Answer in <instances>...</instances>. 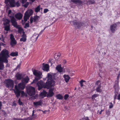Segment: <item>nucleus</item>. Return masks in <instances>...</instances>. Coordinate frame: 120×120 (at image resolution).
Instances as JSON below:
<instances>
[{
    "mask_svg": "<svg viewBox=\"0 0 120 120\" xmlns=\"http://www.w3.org/2000/svg\"><path fill=\"white\" fill-rule=\"evenodd\" d=\"M56 68L58 72H63V68L61 67V66L60 65H59L57 66L56 67Z\"/></svg>",
    "mask_w": 120,
    "mask_h": 120,
    "instance_id": "obj_23",
    "label": "nucleus"
},
{
    "mask_svg": "<svg viewBox=\"0 0 120 120\" xmlns=\"http://www.w3.org/2000/svg\"><path fill=\"white\" fill-rule=\"evenodd\" d=\"M41 9V8H40V5H39L35 8V12H38L40 11ZM41 9H42V8H41Z\"/></svg>",
    "mask_w": 120,
    "mask_h": 120,
    "instance_id": "obj_32",
    "label": "nucleus"
},
{
    "mask_svg": "<svg viewBox=\"0 0 120 120\" xmlns=\"http://www.w3.org/2000/svg\"><path fill=\"white\" fill-rule=\"evenodd\" d=\"M113 106V105L112 102H111L110 103V105L109 106V108L110 109L112 108Z\"/></svg>",
    "mask_w": 120,
    "mask_h": 120,
    "instance_id": "obj_46",
    "label": "nucleus"
},
{
    "mask_svg": "<svg viewBox=\"0 0 120 120\" xmlns=\"http://www.w3.org/2000/svg\"><path fill=\"white\" fill-rule=\"evenodd\" d=\"M49 10L47 8H46L44 9V12L45 13H46Z\"/></svg>",
    "mask_w": 120,
    "mask_h": 120,
    "instance_id": "obj_49",
    "label": "nucleus"
},
{
    "mask_svg": "<svg viewBox=\"0 0 120 120\" xmlns=\"http://www.w3.org/2000/svg\"><path fill=\"white\" fill-rule=\"evenodd\" d=\"M9 52L8 50L4 49L2 50L0 53V70H2L4 68L3 62L7 63L8 62V58L10 57L8 55Z\"/></svg>",
    "mask_w": 120,
    "mask_h": 120,
    "instance_id": "obj_1",
    "label": "nucleus"
},
{
    "mask_svg": "<svg viewBox=\"0 0 120 120\" xmlns=\"http://www.w3.org/2000/svg\"><path fill=\"white\" fill-rule=\"evenodd\" d=\"M117 99L118 100H120V94L118 95L117 97Z\"/></svg>",
    "mask_w": 120,
    "mask_h": 120,
    "instance_id": "obj_55",
    "label": "nucleus"
},
{
    "mask_svg": "<svg viewBox=\"0 0 120 120\" xmlns=\"http://www.w3.org/2000/svg\"><path fill=\"white\" fill-rule=\"evenodd\" d=\"M98 96V94H95L93 95L91 97V98L92 99H95Z\"/></svg>",
    "mask_w": 120,
    "mask_h": 120,
    "instance_id": "obj_39",
    "label": "nucleus"
},
{
    "mask_svg": "<svg viewBox=\"0 0 120 120\" xmlns=\"http://www.w3.org/2000/svg\"><path fill=\"white\" fill-rule=\"evenodd\" d=\"M43 65L42 69L44 71H48L49 70V65L47 64H45L44 63H43Z\"/></svg>",
    "mask_w": 120,
    "mask_h": 120,
    "instance_id": "obj_17",
    "label": "nucleus"
},
{
    "mask_svg": "<svg viewBox=\"0 0 120 120\" xmlns=\"http://www.w3.org/2000/svg\"><path fill=\"white\" fill-rule=\"evenodd\" d=\"M39 18V16L35 15L34 16V17H31L30 19V23L31 24L32 23L33 21L34 22H36L38 20V18Z\"/></svg>",
    "mask_w": 120,
    "mask_h": 120,
    "instance_id": "obj_12",
    "label": "nucleus"
},
{
    "mask_svg": "<svg viewBox=\"0 0 120 120\" xmlns=\"http://www.w3.org/2000/svg\"><path fill=\"white\" fill-rule=\"evenodd\" d=\"M18 7L20 6V4L19 2V1H17L16 2L15 4Z\"/></svg>",
    "mask_w": 120,
    "mask_h": 120,
    "instance_id": "obj_48",
    "label": "nucleus"
},
{
    "mask_svg": "<svg viewBox=\"0 0 120 120\" xmlns=\"http://www.w3.org/2000/svg\"><path fill=\"white\" fill-rule=\"evenodd\" d=\"M27 0H21V2L23 4L25 3L27 1Z\"/></svg>",
    "mask_w": 120,
    "mask_h": 120,
    "instance_id": "obj_51",
    "label": "nucleus"
},
{
    "mask_svg": "<svg viewBox=\"0 0 120 120\" xmlns=\"http://www.w3.org/2000/svg\"><path fill=\"white\" fill-rule=\"evenodd\" d=\"M117 26L116 23L111 25L110 27V29L111 32L114 33L117 29Z\"/></svg>",
    "mask_w": 120,
    "mask_h": 120,
    "instance_id": "obj_13",
    "label": "nucleus"
},
{
    "mask_svg": "<svg viewBox=\"0 0 120 120\" xmlns=\"http://www.w3.org/2000/svg\"><path fill=\"white\" fill-rule=\"evenodd\" d=\"M33 13V12L32 10H31L27 11L25 13L30 17V15L32 14Z\"/></svg>",
    "mask_w": 120,
    "mask_h": 120,
    "instance_id": "obj_22",
    "label": "nucleus"
},
{
    "mask_svg": "<svg viewBox=\"0 0 120 120\" xmlns=\"http://www.w3.org/2000/svg\"><path fill=\"white\" fill-rule=\"evenodd\" d=\"M29 4V3L28 2H27L26 3L24 4V6L26 8L28 7Z\"/></svg>",
    "mask_w": 120,
    "mask_h": 120,
    "instance_id": "obj_44",
    "label": "nucleus"
},
{
    "mask_svg": "<svg viewBox=\"0 0 120 120\" xmlns=\"http://www.w3.org/2000/svg\"><path fill=\"white\" fill-rule=\"evenodd\" d=\"M26 40V36L25 34H23L22 36V38L20 39V41L25 42Z\"/></svg>",
    "mask_w": 120,
    "mask_h": 120,
    "instance_id": "obj_25",
    "label": "nucleus"
},
{
    "mask_svg": "<svg viewBox=\"0 0 120 120\" xmlns=\"http://www.w3.org/2000/svg\"><path fill=\"white\" fill-rule=\"evenodd\" d=\"M16 76L17 79L18 80H20L22 78L21 74L18 73L16 74Z\"/></svg>",
    "mask_w": 120,
    "mask_h": 120,
    "instance_id": "obj_24",
    "label": "nucleus"
},
{
    "mask_svg": "<svg viewBox=\"0 0 120 120\" xmlns=\"http://www.w3.org/2000/svg\"><path fill=\"white\" fill-rule=\"evenodd\" d=\"M85 1H86V4H93L95 3V1L94 0H86Z\"/></svg>",
    "mask_w": 120,
    "mask_h": 120,
    "instance_id": "obj_26",
    "label": "nucleus"
},
{
    "mask_svg": "<svg viewBox=\"0 0 120 120\" xmlns=\"http://www.w3.org/2000/svg\"><path fill=\"white\" fill-rule=\"evenodd\" d=\"M10 39L11 45L12 46L15 45L17 43V41L15 39L13 35L12 34H10Z\"/></svg>",
    "mask_w": 120,
    "mask_h": 120,
    "instance_id": "obj_10",
    "label": "nucleus"
},
{
    "mask_svg": "<svg viewBox=\"0 0 120 120\" xmlns=\"http://www.w3.org/2000/svg\"><path fill=\"white\" fill-rule=\"evenodd\" d=\"M25 87V84L22 82L19 83L18 86H15V89L14 90L17 98H19L20 96L21 91L19 90H23Z\"/></svg>",
    "mask_w": 120,
    "mask_h": 120,
    "instance_id": "obj_2",
    "label": "nucleus"
},
{
    "mask_svg": "<svg viewBox=\"0 0 120 120\" xmlns=\"http://www.w3.org/2000/svg\"><path fill=\"white\" fill-rule=\"evenodd\" d=\"M56 97L57 99H62L63 98V96L61 95L60 94L56 95Z\"/></svg>",
    "mask_w": 120,
    "mask_h": 120,
    "instance_id": "obj_30",
    "label": "nucleus"
},
{
    "mask_svg": "<svg viewBox=\"0 0 120 120\" xmlns=\"http://www.w3.org/2000/svg\"><path fill=\"white\" fill-rule=\"evenodd\" d=\"M29 80V79L28 76L24 78L22 80V83L24 84L27 83Z\"/></svg>",
    "mask_w": 120,
    "mask_h": 120,
    "instance_id": "obj_21",
    "label": "nucleus"
},
{
    "mask_svg": "<svg viewBox=\"0 0 120 120\" xmlns=\"http://www.w3.org/2000/svg\"><path fill=\"white\" fill-rule=\"evenodd\" d=\"M63 77L64 78L65 82L67 83L69 81L70 78L68 75L64 74V75Z\"/></svg>",
    "mask_w": 120,
    "mask_h": 120,
    "instance_id": "obj_20",
    "label": "nucleus"
},
{
    "mask_svg": "<svg viewBox=\"0 0 120 120\" xmlns=\"http://www.w3.org/2000/svg\"><path fill=\"white\" fill-rule=\"evenodd\" d=\"M118 92L117 91H115V95L114 97V103L115 102V101L116 99L117 98V95L118 94Z\"/></svg>",
    "mask_w": 120,
    "mask_h": 120,
    "instance_id": "obj_36",
    "label": "nucleus"
},
{
    "mask_svg": "<svg viewBox=\"0 0 120 120\" xmlns=\"http://www.w3.org/2000/svg\"><path fill=\"white\" fill-rule=\"evenodd\" d=\"M104 109H102L101 110L100 112H99V113L100 114H101L102 113V112L103 111H104Z\"/></svg>",
    "mask_w": 120,
    "mask_h": 120,
    "instance_id": "obj_58",
    "label": "nucleus"
},
{
    "mask_svg": "<svg viewBox=\"0 0 120 120\" xmlns=\"http://www.w3.org/2000/svg\"><path fill=\"white\" fill-rule=\"evenodd\" d=\"M6 87L9 89H11L14 87V82L13 81L10 79H6L5 80Z\"/></svg>",
    "mask_w": 120,
    "mask_h": 120,
    "instance_id": "obj_6",
    "label": "nucleus"
},
{
    "mask_svg": "<svg viewBox=\"0 0 120 120\" xmlns=\"http://www.w3.org/2000/svg\"><path fill=\"white\" fill-rule=\"evenodd\" d=\"M10 29V25H5L4 29L5 30L8 31Z\"/></svg>",
    "mask_w": 120,
    "mask_h": 120,
    "instance_id": "obj_35",
    "label": "nucleus"
},
{
    "mask_svg": "<svg viewBox=\"0 0 120 120\" xmlns=\"http://www.w3.org/2000/svg\"><path fill=\"white\" fill-rule=\"evenodd\" d=\"M42 103V101L40 100L38 101L34 102L33 104L35 106L37 107L38 105H41Z\"/></svg>",
    "mask_w": 120,
    "mask_h": 120,
    "instance_id": "obj_19",
    "label": "nucleus"
},
{
    "mask_svg": "<svg viewBox=\"0 0 120 120\" xmlns=\"http://www.w3.org/2000/svg\"><path fill=\"white\" fill-rule=\"evenodd\" d=\"M15 0H5V2L6 4L9 3L11 7H14L15 6Z\"/></svg>",
    "mask_w": 120,
    "mask_h": 120,
    "instance_id": "obj_11",
    "label": "nucleus"
},
{
    "mask_svg": "<svg viewBox=\"0 0 120 120\" xmlns=\"http://www.w3.org/2000/svg\"><path fill=\"white\" fill-rule=\"evenodd\" d=\"M47 94V92L45 90H43V91L41 92L40 94V95L42 96L43 98L46 96V95Z\"/></svg>",
    "mask_w": 120,
    "mask_h": 120,
    "instance_id": "obj_27",
    "label": "nucleus"
},
{
    "mask_svg": "<svg viewBox=\"0 0 120 120\" xmlns=\"http://www.w3.org/2000/svg\"><path fill=\"white\" fill-rule=\"evenodd\" d=\"M11 12V10H9L8 11V14H10Z\"/></svg>",
    "mask_w": 120,
    "mask_h": 120,
    "instance_id": "obj_61",
    "label": "nucleus"
},
{
    "mask_svg": "<svg viewBox=\"0 0 120 120\" xmlns=\"http://www.w3.org/2000/svg\"><path fill=\"white\" fill-rule=\"evenodd\" d=\"M33 74L36 77L35 79L32 82V84L33 83H36L42 77L41 76L42 73L40 71L34 69V70H33Z\"/></svg>",
    "mask_w": 120,
    "mask_h": 120,
    "instance_id": "obj_4",
    "label": "nucleus"
},
{
    "mask_svg": "<svg viewBox=\"0 0 120 120\" xmlns=\"http://www.w3.org/2000/svg\"><path fill=\"white\" fill-rule=\"evenodd\" d=\"M10 55L14 57L18 55V52H12L10 54Z\"/></svg>",
    "mask_w": 120,
    "mask_h": 120,
    "instance_id": "obj_29",
    "label": "nucleus"
},
{
    "mask_svg": "<svg viewBox=\"0 0 120 120\" xmlns=\"http://www.w3.org/2000/svg\"><path fill=\"white\" fill-rule=\"evenodd\" d=\"M10 64H7L6 65V67H10Z\"/></svg>",
    "mask_w": 120,
    "mask_h": 120,
    "instance_id": "obj_63",
    "label": "nucleus"
},
{
    "mask_svg": "<svg viewBox=\"0 0 120 120\" xmlns=\"http://www.w3.org/2000/svg\"><path fill=\"white\" fill-rule=\"evenodd\" d=\"M0 46H1V45H2L3 46H4L5 45V44H4V43H0Z\"/></svg>",
    "mask_w": 120,
    "mask_h": 120,
    "instance_id": "obj_59",
    "label": "nucleus"
},
{
    "mask_svg": "<svg viewBox=\"0 0 120 120\" xmlns=\"http://www.w3.org/2000/svg\"><path fill=\"white\" fill-rule=\"evenodd\" d=\"M29 17H30L29 16H28V15L25 13L24 16V21L25 22H26Z\"/></svg>",
    "mask_w": 120,
    "mask_h": 120,
    "instance_id": "obj_31",
    "label": "nucleus"
},
{
    "mask_svg": "<svg viewBox=\"0 0 120 120\" xmlns=\"http://www.w3.org/2000/svg\"><path fill=\"white\" fill-rule=\"evenodd\" d=\"M46 27H45L44 29L43 30H42L41 32L39 33V34H36V35H37V36L36 37V40L37 38H38V36L39 35H41L43 33V32L45 30V29H46Z\"/></svg>",
    "mask_w": 120,
    "mask_h": 120,
    "instance_id": "obj_33",
    "label": "nucleus"
},
{
    "mask_svg": "<svg viewBox=\"0 0 120 120\" xmlns=\"http://www.w3.org/2000/svg\"><path fill=\"white\" fill-rule=\"evenodd\" d=\"M21 63H22V62H20V63L19 64H18L17 66L16 67V68H17L18 69H19L20 68V66H21Z\"/></svg>",
    "mask_w": 120,
    "mask_h": 120,
    "instance_id": "obj_47",
    "label": "nucleus"
},
{
    "mask_svg": "<svg viewBox=\"0 0 120 120\" xmlns=\"http://www.w3.org/2000/svg\"><path fill=\"white\" fill-rule=\"evenodd\" d=\"M97 86L98 87L96 88V91L98 92H101V85H98Z\"/></svg>",
    "mask_w": 120,
    "mask_h": 120,
    "instance_id": "obj_34",
    "label": "nucleus"
},
{
    "mask_svg": "<svg viewBox=\"0 0 120 120\" xmlns=\"http://www.w3.org/2000/svg\"><path fill=\"white\" fill-rule=\"evenodd\" d=\"M37 85L38 87V90H40L43 88H46L49 89L50 87L47 84V82H46L45 83L44 82L41 80L40 81L38 82Z\"/></svg>",
    "mask_w": 120,
    "mask_h": 120,
    "instance_id": "obj_5",
    "label": "nucleus"
},
{
    "mask_svg": "<svg viewBox=\"0 0 120 120\" xmlns=\"http://www.w3.org/2000/svg\"><path fill=\"white\" fill-rule=\"evenodd\" d=\"M70 23L71 24H73L75 26L78 28H79L82 26L83 24V23L80 21L77 22L76 20L71 22Z\"/></svg>",
    "mask_w": 120,
    "mask_h": 120,
    "instance_id": "obj_9",
    "label": "nucleus"
},
{
    "mask_svg": "<svg viewBox=\"0 0 120 120\" xmlns=\"http://www.w3.org/2000/svg\"><path fill=\"white\" fill-rule=\"evenodd\" d=\"M23 16V15L20 13H18L15 15V17L16 19L19 20L21 19Z\"/></svg>",
    "mask_w": 120,
    "mask_h": 120,
    "instance_id": "obj_16",
    "label": "nucleus"
},
{
    "mask_svg": "<svg viewBox=\"0 0 120 120\" xmlns=\"http://www.w3.org/2000/svg\"><path fill=\"white\" fill-rule=\"evenodd\" d=\"M110 111L109 110H106V115H107L109 116L110 114Z\"/></svg>",
    "mask_w": 120,
    "mask_h": 120,
    "instance_id": "obj_38",
    "label": "nucleus"
},
{
    "mask_svg": "<svg viewBox=\"0 0 120 120\" xmlns=\"http://www.w3.org/2000/svg\"><path fill=\"white\" fill-rule=\"evenodd\" d=\"M85 119L86 120H90L88 117H86L85 118Z\"/></svg>",
    "mask_w": 120,
    "mask_h": 120,
    "instance_id": "obj_60",
    "label": "nucleus"
},
{
    "mask_svg": "<svg viewBox=\"0 0 120 120\" xmlns=\"http://www.w3.org/2000/svg\"><path fill=\"white\" fill-rule=\"evenodd\" d=\"M26 91L28 94L31 96L35 94V90L34 87L32 86H29L27 88Z\"/></svg>",
    "mask_w": 120,
    "mask_h": 120,
    "instance_id": "obj_8",
    "label": "nucleus"
},
{
    "mask_svg": "<svg viewBox=\"0 0 120 120\" xmlns=\"http://www.w3.org/2000/svg\"><path fill=\"white\" fill-rule=\"evenodd\" d=\"M18 103L19 105H22L23 104L22 102L20 101V98H19V99Z\"/></svg>",
    "mask_w": 120,
    "mask_h": 120,
    "instance_id": "obj_43",
    "label": "nucleus"
},
{
    "mask_svg": "<svg viewBox=\"0 0 120 120\" xmlns=\"http://www.w3.org/2000/svg\"><path fill=\"white\" fill-rule=\"evenodd\" d=\"M2 106V102L0 101V109H1Z\"/></svg>",
    "mask_w": 120,
    "mask_h": 120,
    "instance_id": "obj_62",
    "label": "nucleus"
},
{
    "mask_svg": "<svg viewBox=\"0 0 120 120\" xmlns=\"http://www.w3.org/2000/svg\"><path fill=\"white\" fill-rule=\"evenodd\" d=\"M21 93L22 96V97H23L24 96H26V93H25L23 91H21L20 93Z\"/></svg>",
    "mask_w": 120,
    "mask_h": 120,
    "instance_id": "obj_40",
    "label": "nucleus"
},
{
    "mask_svg": "<svg viewBox=\"0 0 120 120\" xmlns=\"http://www.w3.org/2000/svg\"><path fill=\"white\" fill-rule=\"evenodd\" d=\"M119 81L117 80L115 81V83L114 86V88L115 91H118L119 90V88L118 84Z\"/></svg>",
    "mask_w": 120,
    "mask_h": 120,
    "instance_id": "obj_15",
    "label": "nucleus"
},
{
    "mask_svg": "<svg viewBox=\"0 0 120 120\" xmlns=\"http://www.w3.org/2000/svg\"><path fill=\"white\" fill-rule=\"evenodd\" d=\"M69 97V95L68 94H65L64 96V98L65 100H67Z\"/></svg>",
    "mask_w": 120,
    "mask_h": 120,
    "instance_id": "obj_42",
    "label": "nucleus"
},
{
    "mask_svg": "<svg viewBox=\"0 0 120 120\" xmlns=\"http://www.w3.org/2000/svg\"><path fill=\"white\" fill-rule=\"evenodd\" d=\"M10 21L8 19H6L4 22V25H10L9 23Z\"/></svg>",
    "mask_w": 120,
    "mask_h": 120,
    "instance_id": "obj_28",
    "label": "nucleus"
},
{
    "mask_svg": "<svg viewBox=\"0 0 120 120\" xmlns=\"http://www.w3.org/2000/svg\"><path fill=\"white\" fill-rule=\"evenodd\" d=\"M37 96L36 95L33 97V98L34 99H36L37 98Z\"/></svg>",
    "mask_w": 120,
    "mask_h": 120,
    "instance_id": "obj_56",
    "label": "nucleus"
},
{
    "mask_svg": "<svg viewBox=\"0 0 120 120\" xmlns=\"http://www.w3.org/2000/svg\"><path fill=\"white\" fill-rule=\"evenodd\" d=\"M16 105V104L15 101H14L13 102L12 105L15 106Z\"/></svg>",
    "mask_w": 120,
    "mask_h": 120,
    "instance_id": "obj_53",
    "label": "nucleus"
},
{
    "mask_svg": "<svg viewBox=\"0 0 120 120\" xmlns=\"http://www.w3.org/2000/svg\"><path fill=\"white\" fill-rule=\"evenodd\" d=\"M120 75V73L118 75V76L117 77V80H118V81H119L118 79H119V78Z\"/></svg>",
    "mask_w": 120,
    "mask_h": 120,
    "instance_id": "obj_57",
    "label": "nucleus"
},
{
    "mask_svg": "<svg viewBox=\"0 0 120 120\" xmlns=\"http://www.w3.org/2000/svg\"><path fill=\"white\" fill-rule=\"evenodd\" d=\"M60 56V53H58V54L57 55V56L58 57H59Z\"/></svg>",
    "mask_w": 120,
    "mask_h": 120,
    "instance_id": "obj_64",
    "label": "nucleus"
},
{
    "mask_svg": "<svg viewBox=\"0 0 120 120\" xmlns=\"http://www.w3.org/2000/svg\"><path fill=\"white\" fill-rule=\"evenodd\" d=\"M85 82V81L84 80H81L80 82H79V83H80V84L81 85V87H82L83 86V82Z\"/></svg>",
    "mask_w": 120,
    "mask_h": 120,
    "instance_id": "obj_37",
    "label": "nucleus"
},
{
    "mask_svg": "<svg viewBox=\"0 0 120 120\" xmlns=\"http://www.w3.org/2000/svg\"><path fill=\"white\" fill-rule=\"evenodd\" d=\"M29 0L31 2H30V4H32V3L35 1V0Z\"/></svg>",
    "mask_w": 120,
    "mask_h": 120,
    "instance_id": "obj_52",
    "label": "nucleus"
},
{
    "mask_svg": "<svg viewBox=\"0 0 120 120\" xmlns=\"http://www.w3.org/2000/svg\"><path fill=\"white\" fill-rule=\"evenodd\" d=\"M10 21L12 25L16 28L18 29L19 32L20 33L22 32L23 30L22 29L19 27V26L18 25L16 20L14 16H10Z\"/></svg>",
    "mask_w": 120,
    "mask_h": 120,
    "instance_id": "obj_3",
    "label": "nucleus"
},
{
    "mask_svg": "<svg viewBox=\"0 0 120 120\" xmlns=\"http://www.w3.org/2000/svg\"><path fill=\"white\" fill-rule=\"evenodd\" d=\"M71 2L75 4L82 5L83 4V2L80 0H71Z\"/></svg>",
    "mask_w": 120,
    "mask_h": 120,
    "instance_id": "obj_18",
    "label": "nucleus"
},
{
    "mask_svg": "<svg viewBox=\"0 0 120 120\" xmlns=\"http://www.w3.org/2000/svg\"><path fill=\"white\" fill-rule=\"evenodd\" d=\"M20 119L18 118H13V120H19Z\"/></svg>",
    "mask_w": 120,
    "mask_h": 120,
    "instance_id": "obj_54",
    "label": "nucleus"
},
{
    "mask_svg": "<svg viewBox=\"0 0 120 120\" xmlns=\"http://www.w3.org/2000/svg\"><path fill=\"white\" fill-rule=\"evenodd\" d=\"M47 84L51 87L55 85V82L52 79V75L50 73H48V75Z\"/></svg>",
    "mask_w": 120,
    "mask_h": 120,
    "instance_id": "obj_7",
    "label": "nucleus"
},
{
    "mask_svg": "<svg viewBox=\"0 0 120 120\" xmlns=\"http://www.w3.org/2000/svg\"><path fill=\"white\" fill-rule=\"evenodd\" d=\"M54 89H50L49 90V92L47 94V96L49 97H52L54 94V93L53 92Z\"/></svg>",
    "mask_w": 120,
    "mask_h": 120,
    "instance_id": "obj_14",
    "label": "nucleus"
},
{
    "mask_svg": "<svg viewBox=\"0 0 120 120\" xmlns=\"http://www.w3.org/2000/svg\"><path fill=\"white\" fill-rule=\"evenodd\" d=\"M96 84L97 86H98V85H101L100 81V80H98L96 82Z\"/></svg>",
    "mask_w": 120,
    "mask_h": 120,
    "instance_id": "obj_41",
    "label": "nucleus"
},
{
    "mask_svg": "<svg viewBox=\"0 0 120 120\" xmlns=\"http://www.w3.org/2000/svg\"><path fill=\"white\" fill-rule=\"evenodd\" d=\"M24 120H32V119L31 118H26L24 119ZM19 120H23V119L22 118H20Z\"/></svg>",
    "mask_w": 120,
    "mask_h": 120,
    "instance_id": "obj_45",
    "label": "nucleus"
},
{
    "mask_svg": "<svg viewBox=\"0 0 120 120\" xmlns=\"http://www.w3.org/2000/svg\"><path fill=\"white\" fill-rule=\"evenodd\" d=\"M25 26L26 27H28L29 26V23H26L25 24Z\"/></svg>",
    "mask_w": 120,
    "mask_h": 120,
    "instance_id": "obj_50",
    "label": "nucleus"
}]
</instances>
